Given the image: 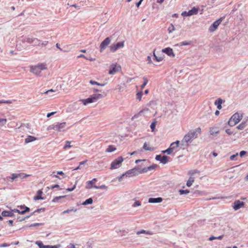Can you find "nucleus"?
Instances as JSON below:
<instances>
[{
	"label": "nucleus",
	"instance_id": "7",
	"mask_svg": "<svg viewBox=\"0 0 248 248\" xmlns=\"http://www.w3.org/2000/svg\"><path fill=\"white\" fill-rule=\"evenodd\" d=\"M66 126V123H55L50 125L47 128V130H54L58 132L64 131Z\"/></svg>",
	"mask_w": 248,
	"mask_h": 248
},
{
	"label": "nucleus",
	"instance_id": "4",
	"mask_svg": "<svg viewBox=\"0 0 248 248\" xmlns=\"http://www.w3.org/2000/svg\"><path fill=\"white\" fill-rule=\"evenodd\" d=\"M47 69L46 64L44 63H39L36 65L30 66V72L32 73L35 76H38L40 75L42 71Z\"/></svg>",
	"mask_w": 248,
	"mask_h": 248
},
{
	"label": "nucleus",
	"instance_id": "49",
	"mask_svg": "<svg viewBox=\"0 0 248 248\" xmlns=\"http://www.w3.org/2000/svg\"><path fill=\"white\" fill-rule=\"evenodd\" d=\"M58 174H57V172L56 173L55 172H53L51 174V176L52 177H55L61 179V178L59 176H58Z\"/></svg>",
	"mask_w": 248,
	"mask_h": 248
},
{
	"label": "nucleus",
	"instance_id": "20",
	"mask_svg": "<svg viewBox=\"0 0 248 248\" xmlns=\"http://www.w3.org/2000/svg\"><path fill=\"white\" fill-rule=\"evenodd\" d=\"M163 199L161 197L150 198L148 200V202L152 203H160L162 202Z\"/></svg>",
	"mask_w": 248,
	"mask_h": 248
},
{
	"label": "nucleus",
	"instance_id": "15",
	"mask_svg": "<svg viewBox=\"0 0 248 248\" xmlns=\"http://www.w3.org/2000/svg\"><path fill=\"white\" fill-rule=\"evenodd\" d=\"M110 43V40L109 37L106 38L100 44V51L102 52L106 47Z\"/></svg>",
	"mask_w": 248,
	"mask_h": 248
},
{
	"label": "nucleus",
	"instance_id": "42",
	"mask_svg": "<svg viewBox=\"0 0 248 248\" xmlns=\"http://www.w3.org/2000/svg\"><path fill=\"white\" fill-rule=\"evenodd\" d=\"M141 205V203L139 201H135L134 203L132 205L133 207H135L136 206H140Z\"/></svg>",
	"mask_w": 248,
	"mask_h": 248
},
{
	"label": "nucleus",
	"instance_id": "34",
	"mask_svg": "<svg viewBox=\"0 0 248 248\" xmlns=\"http://www.w3.org/2000/svg\"><path fill=\"white\" fill-rule=\"evenodd\" d=\"M143 79L144 80V82L142 83V84L141 85V89H143L145 87V86L147 85V84L148 82V80L147 78L146 77H144L143 78Z\"/></svg>",
	"mask_w": 248,
	"mask_h": 248
},
{
	"label": "nucleus",
	"instance_id": "61",
	"mask_svg": "<svg viewBox=\"0 0 248 248\" xmlns=\"http://www.w3.org/2000/svg\"><path fill=\"white\" fill-rule=\"evenodd\" d=\"M66 248H76V247L73 244H70Z\"/></svg>",
	"mask_w": 248,
	"mask_h": 248
},
{
	"label": "nucleus",
	"instance_id": "39",
	"mask_svg": "<svg viewBox=\"0 0 248 248\" xmlns=\"http://www.w3.org/2000/svg\"><path fill=\"white\" fill-rule=\"evenodd\" d=\"M7 122V120L6 119H0V127L1 126H4L6 124Z\"/></svg>",
	"mask_w": 248,
	"mask_h": 248
},
{
	"label": "nucleus",
	"instance_id": "59",
	"mask_svg": "<svg viewBox=\"0 0 248 248\" xmlns=\"http://www.w3.org/2000/svg\"><path fill=\"white\" fill-rule=\"evenodd\" d=\"M225 131H226V133H227L229 135H232V132L231 131V130L230 129H226Z\"/></svg>",
	"mask_w": 248,
	"mask_h": 248
},
{
	"label": "nucleus",
	"instance_id": "46",
	"mask_svg": "<svg viewBox=\"0 0 248 248\" xmlns=\"http://www.w3.org/2000/svg\"><path fill=\"white\" fill-rule=\"evenodd\" d=\"M190 44V42H188L186 41H183L180 43V46H186V45H189Z\"/></svg>",
	"mask_w": 248,
	"mask_h": 248
},
{
	"label": "nucleus",
	"instance_id": "35",
	"mask_svg": "<svg viewBox=\"0 0 248 248\" xmlns=\"http://www.w3.org/2000/svg\"><path fill=\"white\" fill-rule=\"evenodd\" d=\"M175 30V28L174 25L172 24H171L169 26V27L168 29L169 33H172Z\"/></svg>",
	"mask_w": 248,
	"mask_h": 248
},
{
	"label": "nucleus",
	"instance_id": "28",
	"mask_svg": "<svg viewBox=\"0 0 248 248\" xmlns=\"http://www.w3.org/2000/svg\"><path fill=\"white\" fill-rule=\"evenodd\" d=\"M247 124L246 122H242L237 126V128L239 130H243L247 126Z\"/></svg>",
	"mask_w": 248,
	"mask_h": 248
},
{
	"label": "nucleus",
	"instance_id": "6",
	"mask_svg": "<svg viewBox=\"0 0 248 248\" xmlns=\"http://www.w3.org/2000/svg\"><path fill=\"white\" fill-rule=\"evenodd\" d=\"M242 114L236 112L231 117L228 122V124L230 126H233L237 124L242 120Z\"/></svg>",
	"mask_w": 248,
	"mask_h": 248
},
{
	"label": "nucleus",
	"instance_id": "11",
	"mask_svg": "<svg viewBox=\"0 0 248 248\" xmlns=\"http://www.w3.org/2000/svg\"><path fill=\"white\" fill-rule=\"evenodd\" d=\"M123 158L122 156L119 157L115 159L111 164V169H115L119 167L120 164L123 161Z\"/></svg>",
	"mask_w": 248,
	"mask_h": 248
},
{
	"label": "nucleus",
	"instance_id": "52",
	"mask_svg": "<svg viewBox=\"0 0 248 248\" xmlns=\"http://www.w3.org/2000/svg\"><path fill=\"white\" fill-rule=\"evenodd\" d=\"M90 83H91L92 85H99V83L92 80H91L90 81Z\"/></svg>",
	"mask_w": 248,
	"mask_h": 248
},
{
	"label": "nucleus",
	"instance_id": "63",
	"mask_svg": "<svg viewBox=\"0 0 248 248\" xmlns=\"http://www.w3.org/2000/svg\"><path fill=\"white\" fill-rule=\"evenodd\" d=\"M55 113H56V112H50V113H48L47 114V117H50L51 116L53 115V114H54Z\"/></svg>",
	"mask_w": 248,
	"mask_h": 248
},
{
	"label": "nucleus",
	"instance_id": "13",
	"mask_svg": "<svg viewBox=\"0 0 248 248\" xmlns=\"http://www.w3.org/2000/svg\"><path fill=\"white\" fill-rule=\"evenodd\" d=\"M124 46V42H118L116 44H113L110 46V49L112 52H115L120 48H123Z\"/></svg>",
	"mask_w": 248,
	"mask_h": 248
},
{
	"label": "nucleus",
	"instance_id": "64",
	"mask_svg": "<svg viewBox=\"0 0 248 248\" xmlns=\"http://www.w3.org/2000/svg\"><path fill=\"white\" fill-rule=\"evenodd\" d=\"M9 245L7 243H3L0 245V247H5L9 246Z\"/></svg>",
	"mask_w": 248,
	"mask_h": 248
},
{
	"label": "nucleus",
	"instance_id": "19",
	"mask_svg": "<svg viewBox=\"0 0 248 248\" xmlns=\"http://www.w3.org/2000/svg\"><path fill=\"white\" fill-rule=\"evenodd\" d=\"M14 213L15 212L13 211V209H11V211H3L1 215L3 217H12L14 216Z\"/></svg>",
	"mask_w": 248,
	"mask_h": 248
},
{
	"label": "nucleus",
	"instance_id": "10",
	"mask_svg": "<svg viewBox=\"0 0 248 248\" xmlns=\"http://www.w3.org/2000/svg\"><path fill=\"white\" fill-rule=\"evenodd\" d=\"M121 67L120 65L117 63H113L110 66V69L108 74L110 75H114L117 72L121 70Z\"/></svg>",
	"mask_w": 248,
	"mask_h": 248
},
{
	"label": "nucleus",
	"instance_id": "33",
	"mask_svg": "<svg viewBox=\"0 0 248 248\" xmlns=\"http://www.w3.org/2000/svg\"><path fill=\"white\" fill-rule=\"evenodd\" d=\"M116 150V148L112 145H109L107 148L106 152H112Z\"/></svg>",
	"mask_w": 248,
	"mask_h": 248
},
{
	"label": "nucleus",
	"instance_id": "25",
	"mask_svg": "<svg viewBox=\"0 0 248 248\" xmlns=\"http://www.w3.org/2000/svg\"><path fill=\"white\" fill-rule=\"evenodd\" d=\"M36 138L32 136H28L25 140V142L26 143H28L29 142L33 141L36 140Z\"/></svg>",
	"mask_w": 248,
	"mask_h": 248
},
{
	"label": "nucleus",
	"instance_id": "45",
	"mask_svg": "<svg viewBox=\"0 0 248 248\" xmlns=\"http://www.w3.org/2000/svg\"><path fill=\"white\" fill-rule=\"evenodd\" d=\"M74 211V212H76L77 211V210H74L73 209H67L66 210H65L62 213V215H64L65 214H67V213H69L70 212H72V211Z\"/></svg>",
	"mask_w": 248,
	"mask_h": 248
},
{
	"label": "nucleus",
	"instance_id": "16",
	"mask_svg": "<svg viewBox=\"0 0 248 248\" xmlns=\"http://www.w3.org/2000/svg\"><path fill=\"white\" fill-rule=\"evenodd\" d=\"M244 202L238 200V201H236L233 203V205L232 207H233V208L234 209V210L236 211V210L239 209L240 208H241V207H242L244 206Z\"/></svg>",
	"mask_w": 248,
	"mask_h": 248
},
{
	"label": "nucleus",
	"instance_id": "26",
	"mask_svg": "<svg viewBox=\"0 0 248 248\" xmlns=\"http://www.w3.org/2000/svg\"><path fill=\"white\" fill-rule=\"evenodd\" d=\"M198 9L194 7L192 9L189 10L188 11V14L190 15V16L196 15L198 13Z\"/></svg>",
	"mask_w": 248,
	"mask_h": 248
},
{
	"label": "nucleus",
	"instance_id": "48",
	"mask_svg": "<svg viewBox=\"0 0 248 248\" xmlns=\"http://www.w3.org/2000/svg\"><path fill=\"white\" fill-rule=\"evenodd\" d=\"M155 125H156L155 122H153L151 124L150 127L152 129V131L153 132L154 131L155 127Z\"/></svg>",
	"mask_w": 248,
	"mask_h": 248
},
{
	"label": "nucleus",
	"instance_id": "60",
	"mask_svg": "<svg viewBox=\"0 0 248 248\" xmlns=\"http://www.w3.org/2000/svg\"><path fill=\"white\" fill-rule=\"evenodd\" d=\"M10 103V101H9L0 100V104H2V103L8 104Z\"/></svg>",
	"mask_w": 248,
	"mask_h": 248
},
{
	"label": "nucleus",
	"instance_id": "18",
	"mask_svg": "<svg viewBox=\"0 0 248 248\" xmlns=\"http://www.w3.org/2000/svg\"><path fill=\"white\" fill-rule=\"evenodd\" d=\"M157 167V165H153L147 167H144L143 168H141L140 172L142 173L147 172L148 171H150L153 170L155 169Z\"/></svg>",
	"mask_w": 248,
	"mask_h": 248
},
{
	"label": "nucleus",
	"instance_id": "5",
	"mask_svg": "<svg viewBox=\"0 0 248 248\" xmlns=\"http://www.w3.org/2000/svg\"><path fill=\"white\" fill-rule=\"evenodd\" d=\"M189 178L187 181L186 186H191L194 182L195 179L200 177V171L197 170H193L188 171Z\"/></svg>",
	"mask_w": 248,
	"mask_h": 248
},
{
	"label": "nucleus",
	"instance_id": "14",
	"mask_svg": "<svg viewBox=\"0 0 248 248\" xmlns=\"http://www.w3.org/2000/svg\"><path fill=\"white\" fill-rule=\"evenodd\" d=\"M222 22V18L215 21L210 27L209 30L210 32L214 31L217 28L219 25Z\"/></svg>",
	"mask_w": 248,
	"mask_h": 248
},
{
	"label": "nucleus",
	"instance_id": "51",
	"mask_svg": "<svg viewBox=\"0 0 248 248\" xmlns=\"http://www.w3.org/2000/svg\"><path fill=\"white\" fill-rule=\"evenodd\" d=\"M61 247L60 245H57L55 246L48 245V248H60Z\"/></svg>",
	"mask_w": 248,
	"mask_h": 248
},
{
	"label": "nucleus",
	"instance_id": "2",
	"mask_svg": "<svg viewBox=\"0 0 248 248\" xmlns=\"http://www.w3.org/2000/svg\"><path fill=\"white\" fill-rule=\"evenodd\" d=\"M140 170L141 168L139 167L129 170L127 171H126L124 174H123L120 177H119V181H121L123 179H124L125 178H129L130 177H132L136 175L141 174L142 173L140 172Z\"/></svg>",
	"mask_w": 248,
	"mask_h": 248
},
{
	"label": "nucleus",
	"instance_id": "1",
	"mask_svg": "<svg viewBox=\"0 0 248 248\" xmlns=\"http://www.w3.org/2000/svg\"><path fill=\"white\" fill-rule=\"evenodd\" d=\"M201 132V128L200 127L190 130L185 135L182 140V145L184 146H188L189 143H191L194 139L198 137V134H200Z\"/></svg>",
	"mask_w": 248,
	"mask_h": 248
},
{
	"label": "nucleus",
	"instance_id": "44",
	"mask_svg": "<svg viewBox=\"0 0 248 248\" xmlns=\"http://www.w3.org/2000/svg\"><path fill=\"white\" fill-rule=\"evenodd\" d=\"M142 94L143 93L142 92L138 93L136 94L137 99L140 100L142 98Z\"/></svg>",
	"mask_w": 248,
	"mask_h": 248
},
{
	"label": "nucleus",
	"instance_id": "32",
	"mask_svg": "<svg viewBox=\"0 0 248 248\" xmlns=\"http://www.w3.org/2000/svg\"><path fill=\"white\" fill-rule=\"evenodd\" d=\"M143 148V149H144L146 151H154V148L149 147L146 142H145L144 143Z\"/></svg>",
	"mask_w": 248,
	"mask_h": 248
},
{
	"label": "nucleus",
	"instance_id": "9",
	"mask_svg": "<svg viewBox=\"0 0 248 248\" xmlns=\"http://www.w3.org/2000/svg\"><path fill=\"white\" fill-rule=\"evenodd\" d=\"M13 211L15 213H18L19 214L23 215L26 212L30 211V208L24 205L18 206L16 208H14Z\"/></svg>",
	"mask_w": 248,
	"mask_h": 248
},
{
	"label": "nucleus",
	"instance_id": "55",
	"mask_svg": "<svg viewBox=\"0 0 248 248\" xmlns=\"http://www.w3.org/2000/svg\"><path fill=\"white\" fill-rule=\"evenodd\" d=\"M247 154V152L245 151H242L240 152V156L242 157L243 155H245Z\"/></svg>",
	"mask_w": 248,
	"mask_h": 248
},
{
	"label": "nucleus",
	"instance_id": "47",
	"mask_svg": "<svg viewBox=\"0 0 248 248\" xmlns=\"http://www.w3.org/2000/svg\"><path fill=\"white\" fill-rule=\"evenodd\" d=\"M154 56L157 62H160L162 60V58L161 57H157L155 52H154Z\"/></svg>",
	"mask_w": 248,
	"mask_h": 248
},
{
	"label": "nucleus",
	"instance_id": "57",
	"mask_svg": "<svg viewBox=\"0 0 248 248\" xmlns=\"http://www.w3.org/2000/svg\"><path fill=\"white\" fill-rule=\"evenodd\" d=\"M181 15L183 16H190L189 14H188V12H186V11H184V12H182Z\"/></svg>",
	"mask_w": 248,
	"mask_h": 248
},
{
	"label": "nucleus",
	"instance_id": "23",
	"mask_svg": "<svg viewBox=\"0 0 248 248\" xmlns=\"http://www.w3.org/2000/svg\"><path fill=\"white\" fill-rule=\"evenodd\" d=\"M209 132L211 135L215 136L219 133V129L218 127H212L210 128Z\"/></svg>",
	"mask_w": 248,
	"mask_h": 248
},
{
	"label": "nucleus",
	"instance_id": "29",
	"mask_svg": "<svg viewBox=\"0 0 248 248\" xmlns=\"http://www.w3.org/2000/svg\"><path fill=\"white\" fill-rule=\"evenodd\" d=\"M93 203V200L92 198H90L87 200H86L84 202H83L81 204L83 205H87L88 204H92Z\"/></svg>",
	"mask_w": 248,
	"mask_h": 248
},
{
	"label": "nucleus",
	"instance_id": "38",
	"mask_svg": "<svg viewBox=\"0 0 248 248\" xmlns=\"http://www.w3.org/2000/svg\"><path fill=\"white\" fill-rule=\"evenodd\" d=\"M179 192L180 195H186L188 194L190 192V191L187 189L180 190L179 191Z\"/></svg>",
	"mask_w": 248,
	"mask_h": 248
},
{
	"label": "nucleus",
	"instance_id": "27",
	"mask_svg": "<svg viewBox=\"0 0 248 248\" xmlns=\"http://www.w3.org/2000/svg\"><path fill=\"white\" fill-rule=\"evenodd\" d=\"M35 244L37 245L39 248H48V245H44L41 241H36Z\"/></svg>",
	"mask_w": 248,
	"mask_h": 248
},
{
	"label": "nucleus",
	"instance_id": "21",
	"mask_svg": "<svg viewBox=\"0 0 248 248\" xmlns=\"http://www.w3.org/2000/svg\"><path fill=\"white\" fill-rule=\"evenodd\" d=\"M44 199L45 197L43 196V192L41 190H38L36 195L33 197V200L35 201Z\"/></svg>",
	"mask_w": 248,
	"mask_h": 248
},
{
	"label": "nucleus",
	"instance_id": "22",
	"mask_svg": "<svg viewBox=\"0 0 248 248\" xmlns=\"http://www.w3.org/2000/svg\"><path fill=\"white\" fill-rule=\"evenodd\" d=\"M222 100L221 98H218L215 102V105L217 106V108L218 110H220L222 108L221 104H222Z\"/></svg>",
	"mask_w": 248,
	"mask_h": 248
},
{
	"label": "nucleus",
	"instance_id": "41",
	"mask_svg": "<svg viewBox=\"0 0 248 248\" xmlns=\"http://www.w3.org/2000/svg\"><path fill=\"white\" fill-rule=\"evenodd\" d=\"M57 174L60 175L62 176V178H61V179L65 178L67 176L66 175V174L64 172H63V171H57Z\"/></svg>",
	"mask_w": 248,
	"mask_h": 248
},
{
	"label": "nucleus",
	"instance_id": "40",
	"mask_svg": "<svg viewBox=\"0 0 248 248\" xmlns=\"http://www.w3.org/2000/svg\"><path fill=\"white\" fill-rule=\"evenodd\" d=\"M66 197V195H63V196H59V197H55L53 200H52V202H57L58 201V200L60 199H62V198H63L64 197Z\"/></svg>",
	"mask_w": 248,
	"mask_h": 248
},
{
	"label": "nucleus",
	"instance_id": "58",
	"mask_svg": "<svg viewBox=\"0 0 248 248\" xmlns=\"http://www.w3.org/2000/svg\"><path fill=\"white\" fill-rule=\"evenodd\" d=\"M47 44H48V41H43L42 42H41V43H40V44H41V45H42L43 46H46Z\"/></svg>",
	"mask_w": 248,
	"mask_h": 248
},
{
	"label": "nucleus",
	"instance_id": "24",
	"mask_svg": "<svg viewBox=\"0 0 248 248\" xmlns=\"http://www.w3.org/2000/svg\"><path fill=\"white\" fill-rule=\"evenodd\" d=\"M97 181L96 178H93V180L86 182V184L88 186H96V183Z\"/></svg>",
	"mask_w": 248,
	"mask_h": 248
},
{
	"label": "nucleus",
	"instance_id": "53",
	"mask_svg": "<svg viewBox=\"0 0 248 248\" xmlns=\"http://www.w3.org/2000/svg\"><path fill=\"white\" fill-rule=\"evenodd\" d=\"M180 141L179 140H177L175 142L171 143V146L176 145V146H178L179 144Z\"/></svg>",
	"mask_w": 248,
	"mask_h": 248
},
{
	"label": "nucleus",
	"instance_id": "31",
	"mask_svg": "<svg viewBox=\"0 0 248 248\" xmlns=\"http://www.w3.org/2000/svg\"><path fill=\"white\" fill-rule=\"evenodd\" d=\"M16 174L17 175V178H20V179H24L30 176V175L24 173H16Z\"/></svg>",
	"mask_w": 248,
	"mask_h": 248
},
{
	"label": "nucleus",
	"instance_id": "50",
	"mask_svg": "<svg viewBox=\"0 0 248 248\" xmlns=\"http://www.w3.org/2000/svg\"><path fill=\"white\" fill-rule=\"evenodd\" d=\"M162 157V156H161V155H156L155 159L157 161H159L160 162H161Z\"/></svg>",
	"mask_w": 248,
	"mask_h": 248
},
{
	"label": "nucleus",
	"instance_id": "37",
	"mask_svg": "<svg viewBox=\"0 0 248 248\" xmlns=\"http://www.w3.org/2000/svg\"><path fill=\"white\" fill-rule=\"evenodd\" d=\"M173 150L172 149V148L171 147H169V148H168L167 150H164V151H163L162 152L164 154L166 153L168 155H170L172 153V152H173Z\"/></svg>",
	"mask_w": 248,
	"mask_h": 248
},
{
	"label": "nucleus",
	"instance_id": "30",
	"mask_svg": "<svg viewBox=\"0 0 248 248\" xmlns=\"http://www.w3.org/2000/svg\"><path fill=\"white\" fill-rule=\"evenodd\" d=\"M137 234L139 235L142 233L148 234V235H152L153 233L150 232V231H147L144 230H141L137 232H136Z\"/></svg>",
	"mask_w": 248,
	"mask_h": 248
},
{
	"label": "nucleus",
	"instance_id": "36",
	"mask_svg": "<svg viewBox=\"0 0 248 248\" xmlns=\"http://www.w3.org/2000/svg\"><path fill=\"white\" fill-rule=\"evenodd\" d=\"M168 157L166 155H164L162 157L161 163L165 164L168 162Z\"/></svg>",
	"mask_w": 248,
	"mask_h": 248
},
{
	"label": "nucleus",
	"instance_id": "3",
	"mask_svg": "<svg viewBox=\"0 0 248 248\" xmlns=\"http://www.w3.org/2000/svg\"><path fill=\"white\" fill-rule=\"evenodd\" d=\"M104 97V96L102 94L94 93L87 99L80 100V101L86 106L89 103L96 102L98 100L103 98Z\"/></svg>",
	"mask_w": 248,
	"mask_h": 248
},
{
	"label": "nucleus",
	"instance_id": "54",
	"mask_svg": "<svg viewBox=\"0 0 248 248\" xmlns=\"http://www.w3.org/2000/svg\"><path fill=\"white\" fill-rule=\"evenodd\" d=\"M238 155V153L235 154V155H233L230 156V159L233 160L235 157H236Z\"/></svg>",
	"mask_w": 248,
	"mask_h": 248
},
{
	"label": "nucleus",
	"instance_id": "8",
	"mask_svg": "<svg viewBox=\"0 0 248 248\" xmlns=\"http://www.w3.org/2000/svg\"><path fill=\"white\" fill-rule=\"evenodd\" d=\"M16 179H17V175L16 173H12L9 176L1 178L0 179V182L2 184L9 185Z\"/></svg>",
	"mask_w": 248,
	"mask_h": 248
},
{
	"label": "nucleus",
	"instance_id": "56",
	"mask_svg": "<svg viewBox=\"0 0 248 248\" xmlns=\"http://www.w3.org/2000/svg\"><path fill=\"white\" fill-rule=\"evenodd\" d=\"M147 61H148V63L149 64H151L152 62L151 57L150 56H147Z\"/></svg>",
	"mask_w": 248,
	"mask_h": 248
},
{
	"label": "nucleus",
	"instance_id": "43",
	"mask_svg": "<svg viewBox=\"0 0 248 248\" xmlns=\"http://www.w3.org/2000/svg\"><path fill=\"white\" fill-rule=\"evenodd\" d=\"M71 141H66L65 145L63 147L64 149H66L67 148H70L72 147V146L70 145Z\"/></svg>",
	"mask_w": 248,
	"mask_h": 248
},
{
	"label": "nucleus",
	"instance_id": "62",
	"mask_svg": "<svg viewBox=\"0 0 248 248\" xmlns=\"http://www.w3.org/2000/svg\"><path fill=\"white\" fill-rule=\"evenodd\" d=\"M148 111V108H145V109H143V110H142L140 111L139 112V115H141V114H142L144 111Z\"/></svg>",
	"mask_w": 248,
	"mask_h": 248
},
{
	"label": "nucleus",
	"instance_id": "17",
	"mask_svg": "<svg viewBox=\"0 0 248 248\" xmlns=\"http://www.w3.org/2000/svg\"><path fill=\"white\" fill-rule=\"evenodd\" d=\"M162 52L170 57H174L175 54L173 53V50L170 47H167L162 49Z\"/></svg>",
	"mask_w": 248,
	"mask_h": 248
},
{
	"label": "nucleus",
	"instance_id": "12",
	"mask_svg": "<svg viewBox=\"0 0 248 248\" xmlns=\"http://www.w3.org/2000/svg\"><path fill=\"white\" fill-rule=\"evenodd\" d=\"M23 41L34 46H40L41 43V41L37 38H26L24 39Z\"/></svg>",
	"mask_w": 248,
	"mask_h": 248
}]
</instances>
